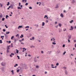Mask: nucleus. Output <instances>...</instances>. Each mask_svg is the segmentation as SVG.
<instances>
[{
	"instance_id": "nucleus-1",
	"label": "nucleus",
	"mask_w": 76,
	"mask_h": 76,
	"mask_svg": "<svg viewBox=\"0 0 76 76\" xmlns=\"http://www.w3.org/2000/svg\"><path fill=\"white\" fill-rule=\"evenodd\" d=\"M68 39H71V37H72V35L69 34L68 36Z\"/></svg>"
},
{
	"instance_id": "nucleus-2",
	"label": "nucleus",
	"mask_w": 76,
	"mask_h": 76,
	"mask_svg": "<svg viewBox=\"0 0 76 76\" xmlns=\"http://www.w3.org/2000/svg\"><path fill=\"white\" fill-rule=\"evenodd\" d=\"M1 66H4L6 65V64L4 62H2L1 63Z\"/></svg>"
},
{
	"instance_id": "nucleus-3",
	"label": "nucleus",
	"mask_w": 76,
	"mask_h": 76,
	"mask_svg": "<svg viewBox=\"0 0 76 76\" xmlns=\"http://www.w3.org/2000/svg\"><path fill=\"white\" fill-rule=\"evenodd\" d=\"M27 1V0H22V2L23 3H26Z\"/></svg>"
},
{
	"instance_id": "nucleus-4",
	"label": "nucleus",
	"mask_w": 76,
	"mask_h": 76,
	"mask_svg": "<svg viewBox=\"0 0 76 76\" xmlns=\"http://www.w3.org/2000/svg\"><path fill=\"white\" fill-rule=\"evenodd\" d=\"M60 16L61 17V18H63V17H64V15H63V13L61 14Z\"/></svg>"
},
{
	"instance_id": "nucleus-5",
	"label": "nucleus",
	"mask_w": 76,
	"mask_h": 76,
	"mask_svg": "<svg viewBox=\"0 0 76 76\" xmlns=\"http://www.w3.org/2000/svg\"><path fill=\"white\" fill-rule=\"evenodd\" d=\"M23 52H24V51H26V49L24 48H23Z\"/></svg>"
},
{
	"instance_id": "nucleus-6",
	"label": "nucleus",
	"mask_w": 76,
	"mask_h": 76,
	"mask_svg": "<svg viewBox=\"0 0 76 76\" xmlns=\"http://www.w3.org/2000/svg\"><path fill=\"white\" fill-rule=\"evenodd\" d=\"M22 28V26H19L18 27V29H19L20 28Z\"/></svg>"
},
{
	"instance_id": "nucleus-7",
	"label": "nucleus",
	"mask_w": 76,
	"mask_h": 76,
	"mask_svg": "<svg viewBox=\"0 0 76 76\" xmlns=\"http://www.w3.org/2000/svg\"><path fill=\"white\" fill-rule=\"evenodd\" d=\"M75 0H73L71 2V3H72V4L73 3H75Z\"/></svg>"
},
{
	"instance_id": "nucleus-8",
	"label": "nucleus",
	"mask_w": 76,
	"mask_h": 76,
	"mask_svg": "<svg viewBox=\"0 0 76 76\" xmlns=\"http://www.w3.org/2000/svg\"><path fill=\"white\" fill-rule=\"evenodd\" d=\"M71 29H70L69 30L70 31H71V30H73V27L72 26H71Z\"/></svg>"
},
{
	"instance_id": "nucleus-9",
	"label": "nucleus",
	"mask_w": 76,
	"mask_h": 76,
	"mask_svg": "<svg viewBox=\"0 0 76 76\" xmlns=\"http://www.w3.org/2000/svg\"><path fill=\"white\" fill-rule=\"evenodd\" d=\"M4 36H1V38H2V39H4L3 38H4Z\"/></svg>"
},
{
	"instance_id": "nucleus-10",
	"label": "nucleus",
	"mask_w": 76,
	"mask_h": 76,
	"mask_svg": "<svg viewBox=\"0 0 76 76\" xmlns=\"http://www.w3.org/2000/svg\"><path fill=\"white\" fill-rule=\"evenodd\" d=\"M4 35H5V38H7V37H8V36H7V34H5Z\"/></svg>"
},
{
	"instance_id": "nucleus-11",
	"label": "nucleus",
	"mask_w": 76,
	"mask_h": 76,
	"mask_svg": "<svg viewBox=\"0 0 76 76\" xmlns=\"http://www.w3.org/2000/svg\"><path fill=\"white\" fill-rule=\"evenodd\" d=\"M45 25V23L43 22L42 23V26H44Z\"/></svg>"
},
{
	"instance_id": "nucleus-12",
	"label": "nucleus",
	"mask_w": 76,
	"mask_h": 76,
	"mask_svg": "<svg viewBox=\"0 0 76 76\" xmlns=\"http://www.w3.org/2000/svg\"><path fill=\"white\" fill-rule=\"evenodd\" d=\"M9 47H10V46H7V50H10V48H9Z\"/></svg>"
},
{
	"instance_id": "nucleus-13",
	"label": "nucleus",
	"mask_w": 76,
	"mask_h": 76,
	"mask_svg": "<svg viewBox=\"0 0 76 76\" xmlns=\"http://www.w3.org/2000/svg\"><path fill=\"white\" fill-rule=\"evenodd\" d=\"M65 73L66 75H67V71L66 70H65Z\"/></svg>"
},
{
	"instance_id": "nucleus-14",
	"label": "nucleus",
	"mask_w": 76,
	"mask_h": 76,
	"mask_svg": "<svg viewBox=\"0 0 76 76\" xmlns=\"http://www.w3.org/2000/svg\"><path fill=\"white\" fill-rule=\"evenodd\" d=\"M73 22V20H72L71 21H69V23H72Z\"/></svg>"
},
{
	"instance_id": "nucleus-15",
	"label": "nucleus",
	"mask_w": 76,
	"mask_h": 76,
	"mask_svg": "<svg viewBox=\"0 0 76 76\" xmlns=\"http://www.w3.org/2000/svg\"><path fill=\"white\" fill-rule=\"evenodd\" d=\"M46 19H48V17L47 16V15H45V17H44V18H46Z\"/></svg>"
},
{
	"instance_id": "nucleus-16",
	"label": "nucleus",
	"mask_w": 76,
	"mask_h": 76,
	"mask_svg": "<svg viewBox=\"0 0 76 76\" xmlns=\"http://www.w3.org/2000/svg\"><path fill=\"white\" fill-rule=\"evenodd\" d=\"M25 29H26V28H29V26H28L25 27Z\"/></svg>"
},
{
	"instance_id": "nucleus-17",
	"label": "nucleus",
	"mask_w": 76,
	"mask_h": 76,
	"mask_svg": "<svg viewBox=\"0 0 76 76\" xmlns=\"http://www.w3.org/2000/svg\"><path fill=\"white\" fill-rule=\"evenodd\" d=\"M16 50L17 51L16 52V53H17V54H18V53H19V51H18L17 49H16Z\"/></svg>"
},
{
	"instance_id": "nucleus-18",
	"label": "nucleus",
	"mask_w": 76,
	"mask_h": 76,
	"mask_svg": "<svg viewBox=\"0 0 76 76\" xmlns=\"http://www.w3.org/2000/svg\"><path fill=\"white\" fill-rule=\"evenodd\" d=\"M20 38H23V34H21V36L20 37Z\"/></svg>"
},
{
	"instance_id": "nucleus-19",
	"label": "nucleus",
	"mask_w": 76,
	"mask_h": 76,
	"mask_svg": "<svg viewBox=\"0 0 76 76\" xmlns=\"http://www.w3.org/2000/svg\"><path fill=\"white\" fill-rule=\"evenodd\" d=\"M52 67V68H55V69H56V67H57V66H55V67H54V66H51V67Z\"/></svg>"
},
{
	"instance_id": "nucleus-20",
	"label": "nucleus",
	"mask_w": 76,
	"mask_h": 76,
	"mask_svg": "<svg viewBox=\"0 0 76 76\" xmlns=\"http://www.w3.org/2000/svg\"><path fill=\"white\" fill-rule=\"evenodd\" d=\"M18 66V65L17 64H15V65L14 66V67H16V66Z\"/></svg>"
},
{
	"instance_id": "nucleus-21",
	"label": "nucleus",
	"mask_w": 76,
	"mask_h": 76,
	"mask_svg": "<svg viewBox=\"0 0 76 76\" xmlns=\"http://www.w3.org/2000/svg\"><path fill=\"white\" fill-rule=\"evenodd\" d=\"M59 32H61V31H62L61 29L60 28H59Z\"/></svg>"
},
{
	"instance_id": "nucleus-22",
	"label": "nucleus",
	"mask_w": 76,
	"mask_h": 76,
	"mask_svg": "<svg viewBox=\"0 0 76 76\" xmlns=\"http://www.w3.org/2000/svg\"><path fill=\"white\" fill-rule=\"evenodd\" d=\"M9 4H10V3L9 2H8L7 4V6H9Z\"/></svg>"
},
{
	"instance_id": "nucleus-23",
	"label": "nucleus",
	"mask_w": 76,
	"mask_h": 76,
	"mask_svg": "<svg viewBox=\"0 0 76 76\" xmlns=\"http://www.w3.org/2000/svg\"><path fill=\"white\" fill-rule=\"evenodd\" d=\"M3 42H2V40H0V44H2Z\"/></svg>"
},
{
	"instance_id": "nucleus-24",
	"label": "nucleus",
	"mask_w": 76,
	"mask_h": 76,
	"mask_svg": "<svg viewBox=\"0 0 76 76\" xmlns=\"http://www.w3.org/2000/svg\"><path fill=\"white\" fill-rule=\"evenodd\" d=\"M52 44H53V45H56V43L54 42H53Z\"/></svg>"
},
{
	"instance_id": "nucleus-25",
	"label": "nucleus",
	"mask_w": 76,
	"mask_h": 76,
	"mask_svg": "<svg viewBox=\"0 0 76 76\" xmlns=\"http://www.w3.org/2000/svg\"><path fill=\"white\" fill-rule=\"evenodd\" d=\"M7 53H9V50H8L7 49Z\"/></svg>"
},
{
	"instance_id": "nucleus-26",
	"label": "nucleus",
	"mask_w": 76,
	"mask_h": 76,
	"mask_svg": "<svg viewBox=\"0 0 76 76\" xmlns=\"http://www.w3.org/2000/svg\"><path fill=\"white\" fill-rule=\"evenodd\" d=\"M58 25L59 26H60V27H61V23H59L58 24Z\"/></svg>"
},
{
	"instance_id": "nucleus-27",
	"label": "nucleus",
	"mask_w": 76,
	"mask_h": 76,
	"mask_svg": "<svg viewBox=\"0 0 76 76\" xmlns=\"http://www.w3.org/2000/svg\"><path fill=\"white\" fill-rule=\"evenodd\" d=\"M0 5L1 7H3V4H0Z\"/></svg>"
},
{
	"instance_id": "nucleus-28",
	"label": "nucleus",
	"mask_w": 76,
	"mask_h": 76,
	"mask_svg": "<svg viewBox=\"0 0 76 76\" xmlns=\"http://www.w3.org/2000/svg\"><path fill=\"white\" fill-rule=\"evenodd\" d=\"M6 34H10V32L9 31L8 32H7L6 33Z\"/></svg>"
},
{
	"instance_id": "nucleus-29",
	"label": "nucleus",
	"mask_w": 76,
	"mask_h": 76,
	"mask_svg": "<svg viewBox=\"0 0 76 76\" xmlns=\"http://www.w3.org/2000/svg\"><path fill=\"white\" fill-rule=\"evenodd\" d=\"M6 19H7V17H8V18H9V16H8V15H6Z\"/></svg>"
},
{
	"instance_id": "nucleus-30",
	"label": "nucleus",
	"mask_w": 76,
	"mask_h": 76,
	"mask_svg": "<svg viewBox=\"0 0 76 76\" xmlns=\"http://www.w3.org/2000/svg\"><path fill=\"white\" fill-rule=\"evenodd\" d=\"M2 17H3V15H0V18H1Z\"/></svg>"
},
{
	"instance_id": "nucleus-31",
	"label": "nucleus",
	"mask_w": 76,
	"mask_h": 76,
	"mask_svg": "<svg viewBox=\"0 0 76 76\" xmlns=\"http://www.w3.org/2000/svg\"><path fill=\"white\" fill-rule=\"evenodd\" d=\"M18 7V9H21V8H20V7Z\"/></svg>"
},
{
	"instance_id": "nucleus-32",
	"label": "nucleus",
	"mask_w": 76,
	"mask_h": 76,
	"mask_svg": "<svg viewBox=\"0 0 76 76\" xmlns=\"http://www.w3.org/2000/svg\"><path fill=\"white\" fill-rule=\"evenodd\" d=\"M28 3H26V4H25V5L26 6H28Z\"/></svg>"
},
{
	"instance_id": "nucleus-33",
	"label": "nucleus",
	"mask_w": 76,
	"mask_h": 76,
	"mask_svg": "<svg viewBox=\"0 0 76 76\" xmlns=\"http://www.w3.org/2000/svg\"><path fill=\"white\" fill-rule=\"evenodd\" d=\"M56 66H58L59 65V63H57L56 64Z\"/></svg>"
},
{
	"instance_id": "nucleus-34",
	"label": "nucleus",
	"mask_w": 76,
	"mask_h": 76,
	"mask_svg": "<svg viewBox=\"0 0 76 76\" xmlns=\"http://www.w3.org/2000/svg\"><path fill=\"white\" fill-rule=\"evenodd\" d=\"M13 38H14V36H12L11 38V39H13Z\"/></svg>"
},
{
	"instance_id": "nucleus-35",
	"label": "nucleus",
	"mask_w": 76,
	"mask_h": 76,
	"mask_svg": "<svg viewBox=\"0 0 76 76\" xmlns=\"http://www.w3.org/2000/svg\"><path fill=\"white\" fill-rule=\"evenodd\" d=\"M58 8V5H57L56 7H55V8H56V9H57V8Z\"/></svg>"
},
{
	"instance_id": "nucleus-36",
	"label": "nucleus",
	"mask_w": 76,
	"mask_h": 76,
	"mask_svg": "<svg viewBox=\"0 0 76 76\" xmlns=\"http://www.w3.org/2000/svg\"><path fill=\"white\" fill-rule=\"evenodd\" d=\"M2 21H4V18H2Z\"/></svg>"
},
{
	"instance_id": "nucleus-37",
	"label": "nucleus",
	"mask_w": 76,
	"mask_h": 76,
	"mask_svg": "<svg viewBox=\"0 0 76 76\" xmlns=\"http://www.w3.org/2000/svg\"><path fill=\"white\" fill-rule=\"evenodd\" d=\"M34 61L35 62H37V61L36 59H34Z\"/></svg>"
},
{
	"instance_id": "nucleus-38",
	"label": "nucleus",
	"mask_w": 76,
	"mask_h": 76,
	"mask_svg": "<svg viewBox=\"0 0 76 76\" xmlns=\"http://www.w3.org/2000/svg\"><path fill=\"white\" fill-rule=\"evenodd\" d=\"M36 68H38V67H39V66H38V65L36 66Z\"/></svg>"
},
{
	"instance_id": "nucleus-39",
	"label": "nucleus",
	"mask_w": 76,
	"mask_h": 76,
	"mask_svg": "<svg viewBox=\"0 0 76 76\" xmlns=\"http://www.w3.org/2000/svg\"><path fill=\"white\" fill-rule=\"evenodd\" d=\"M66 52L65 51L64 52V53H63V55H64V54H66Z\"/></svg>"
},
{
	"instance_id": "nucleus-40",
	"label": "nucleus",
	"mask_w": 76,
	"mask_h": 76,
	"mask_svg": "<svg viewBox=\"0 0 76 76\" xmlns=\"http://www.w3.org/2000/svg\"><path fill=\"white\" fill-rule=\"evenodd\" d=\"M5 27L7 28H8V27L7 26V25H5Z\"/></svg>"
},
{
	"instance_id": "nucleus-41",
	"label": "nucleus",
	"mask_w": 76,
	"mask_h": 76,
	"mask_svg": "<svg viewBox=\"0 0 76 76\" xmlns=\"http://www.w3.org/2000/svg\"><path fill=\"white\" fill-rule=\"evenodd\" d=\"M29 9H32V7H29Z\"/></svg>"
},
{
	"instance_id": "nucleus-42",
	"label": "nucleus",
	"mask_w": 76,
	"mask_h": 76,
	"mask_svg": "<svg viewBox=\"0 0 76 76\" xmlns=\"http://www.w3.org/2000/svg\"><path fill=\"white\" fill-rule=\"evenodd\" d=\"M24 40V38H22V40H21V41H23Z\"/></svg>"
},
{
	"instance_id": "nucleus-43",
	"label": "nucleus",
	"mask_w": 76,
	"mask_h": 76,
	"mask_svg": "<svg viewBox=\"0 0 76 76\" xmlns=\"http://www.w3.org/2000/svg\"><path fill=\"white\" fill-rule=\"evenodd\" d=\"M64 70H66V69H67V68H66V67H64Z\"/></svg>"
},
{
	"instance_id": "nucleus-44",
	"label": "nucleus",
	"mask_w": 76,
	"mask_h": 76,
	"mask_svg": "<svg viewBox=\"0 0 76 76\" xmlns=\"http://www.w3.org/2000/svg\"><path fill=\"white\" fill-rule=\"evenodd\" d=\"M69 39H68V41L69 42H70V40H69Z\"/></svg>"
},
{
	"instance_id": "nucleus-45",
	"label": "nucleus",
	"mask_w": 76,
	"mask_h": 76,
	"mask_svg": "<svg viewBox=\"0 0 76 76\" xmlns=\"http://www.w3.org/2000/svg\"><path fill=\"white\" fill-rule=\"evenodd\" d=\"M11 55H12V56H14L15 55V54H14V53H11Z\"/></svg>"
},
{
	"instance_id": "nucleus-46",
	"label": "nucleus",
	"mask_w": 76,
	"mask_h": 76,
	"mask_svg": "<svg viewBox=\"0 0 76 76\" xmlns=\"http://www.w3.org/2000/svg\"><path fill=\"white\" fill-rule=\"evenodd\" d=\"M17 57L18 58V59H20V58H19V56H17Z\"/></svg>"
},
{
	"instance_id": "nucleus-47",
	"label": "nucleus",
	"mask_w": 76,
	"mask_h": 76,
	"mask_svg": "<svg viewBox=\"0 0 76 76\" xmlns=\"http://www.w3.org/2000/svg\"><path fill=\"white\" fill-rule=\"evenodd\" d=\"M17 72H18H18H19V69H18V70H17Z\"/></svg>"
},
{
	"instance_id": "nucleus-48",
	"label": "nucleus",
	"mask_w": 76,
	"mask_h": 76,
	"mask_svg": "<svg viewBox=\"0 0 76 76\" xmlns=\"http://www.w3.org/2000/svg\"><path fill=\"white\" fill-rule=\"evenodd\" d=\"M34 39H35V38H34V37H32V39H34Z\"/></svg>"
},
{
	"instance_id": "nucleus-49",
	"label": "nucleus",
	"mask_w": 76,
	"mask_h": 76,
	"mask_svg": "<svg viewBox=\"0 0 76 76\" xmlns=\"http://www.w3.org/2000/svg\"><path fill=\"white\" fill-rule=\"evenodd\" d=\"M3 32H5V31H6V30H5V29H3Z\"/></svg>"
},
{
	"instance_id": "nucleus-50",
	"label": "nucleus",
	"mask_w": 76,
	"mask_h": 76,
	"mask_svg": "<svg viewBox=\"0 0 76 76\" xmlns=\"http://www.w3.org/2000/svg\"><path fill=\"white\" fill-rule=\"evenodd\" d=\"M65 47V45L64 44L63 45V47Z\"/></svg>"
},
{
	"instance_id": "nucleus-51",
	"label": "nucleus",
	"mask_w": 76,
	"mask_h": 76,
	"mask_svg": "<svg viewBox=\"0 0 76 76\" xmlns=\"http://www.w3.org/2000/svg\"><path fill=\"white\" fill-rule=\"evenodd\" d=\"M14 41H15V42H16V39H14Z\"/></svg>"
},
{
	"instance_id": "nucleus-52",
	"label": "nucleus",
	"mask_w": 76,
	"mask_h": 76,
	"mask_svg": "<svg viewBox=\"0 0 76 76\" xmlns=\"http://www.w3.org/2000/svg\"><path fill=\"white\" fill-rule=\"evenodd\" d=\"M18 36H19V34H16V37H17Z\"/></svg>"
},
{
	"instance_id": "nucleus-53",
	"label": "nucleus",
	"mask_w": 76,
	"mask_h": 76,
	"mask_svg": "<svg viewBox=\"0 0 76 76\" xmlns=\"http://www.w3.org/2000/svg\"><path fill=\"white\" fill-rule=\"evenodd\" d=\"M41 53H42V54H43V53H44V52L43 51H41Z\"/></svg>"
},
{
	"instance_id": "nucleus-54",
	"label": "nucleus",
	"mask_w": 76,
	"mask_h": 76,
	"mask_svg": "<svg viewBox=\"0 0 76 76\" xmlns=\"http://www.w3.org/2000/svg\"><path fill=\"white\" fill-rule=\"evenodd\" d=\"M46 23H48V20H46Z\"/></svg>"
},
{
	"instance_id": "nucleus-55",
	"label": "nucleus",
	"mask_w": 76,
	"mask_h": 76,
	"mask_svg": "<svg viewBox=\"0 0 76 76\" xmlns=\"http://www.w3.org/2000/svg\"><path fill=\"white\" fill-rule=\"evenodd\" d=\"M52 48H54V45H52Z\"/></svg>"
},
{
	"instance_id": "nucleus-56",
	"label": "nucleus",
	"mask_w": 76,
	"mask_h": 76,
	"mask_svg": "<svg viewBox=\"0 0 76 76\" xmlns=\"http://www.w3.org/2000/svg\"><path fill=\"white\" fill-rule=\"evenodd\" d=\"M19 6H20V3H19Z\"/></svg>"
},
{
	"instance_id": "nucleus-57",
	"label": "nucleus",
	"mask_w": 76,
	"mask_h": 76,
	"mask_svg": "<svg viewBox=\"0 0 76 76\" xmlns=\"http://www.w3.org/2000/svg\"><path fill=\"white\" fill-rule=\"evenodd\" d=\"M10 56L11 57H12V54L10 55Z\"/></svg>"
},
{
	"instance_id": "nucleus-58",
	"label": "nucleus",
	"mask_w": 76,
	"mask_h": 76,
	"mask_svg": "<svg viewBox=\"0 0 76 76\" xmlns=\"http://www.w3.org/2000/svg\"><path fill=\"white\" fill-rule=\"evenodd\" d=\"M11 42L10 41H9L8 43H9V44H10V43Z\"/></svg>"
},
{
	"instance_id": "nucleus-59",
	"label": "nucleus",
	"mask_w": 76,
	"mask_h": 76,
	"mask_svg": "<svg viewBox=\"0 0 76 76\" xmlns=\"http://www.w3.org/2000/svg\"><path fill=\"white\" fill-rule=\"evenodd\" d=\"M74 41V42H76V40H75Z\"/></svg>"
},
{
	"instance_id": "nucleus-60",
	"label": "nucleus",
	"mask_w": 76,
	"mask_h": 76,
	"mask_svg": "<svg viewBox=\"0 0 76 76\" xmlns=\"http://www.w3.org/2000/svg\"><path fill=\"white\" fill-rule=\"evenodd\" d=\"M64 31H66V28L65 29Z\"/></svg>"
},
{
	"instance_id": "nucleus-61",
	"label": "nucleus",
	"mask_w": 76,
	"mask_h": 76,
	"mask_svg": "<svg viewBox=\"0 0 76 76\" xmlns=\"http://www.w3.org/2000/svg\"><path fill=\"white\" fill-rule=\"evenodd\" d=\"M53 39L54 40H55V38H54V37H53Z\"/></svg>"
},
{
	"instance_id": "nucleus-62",
	"label": "nucleus",
	"mask_w": 76,
	"mask_h": 76,
	"mask_svg": "<svg viewBox=\"0 0 76 76\" xmlns=\"http://www.w3.org/2000/svg\"><path fill=\"white\" fill-rule=\"evenodd\" d=\"M11 72H12V73H13V70H12L11 71Z\"/></svg>"
},
{
	"instance_id": "nucleus-63",
	"label": "nucleus",
	"mask_w": 76,
	"mask_h": 76,
	"mask_svg": "<svg viewBox=\"0 0 76 76\" xmlns=\"http://www.w3.org/2000/svg\"><path fill=\"white\" fill-rule=\"evenodd\" d=\"M28 56H29V57H31V56L30 54H29L28 55Z\"/></svg>"
},
{
	"instance_id": "nucleus-64",
	"label": "nucleus",
	"mask_w": 76,
	"mask_h": 76,
	"mask_svg": "<svg viewBox=\"0 0 76 76\" xmlns=\"http://www.w3.org/2000/svg\"><path fill=\"white\" fill-rule=\"evenodd\" d=\"M64 12H66V11H65V10H64Z\"/></svg>"
}]
</instances>
